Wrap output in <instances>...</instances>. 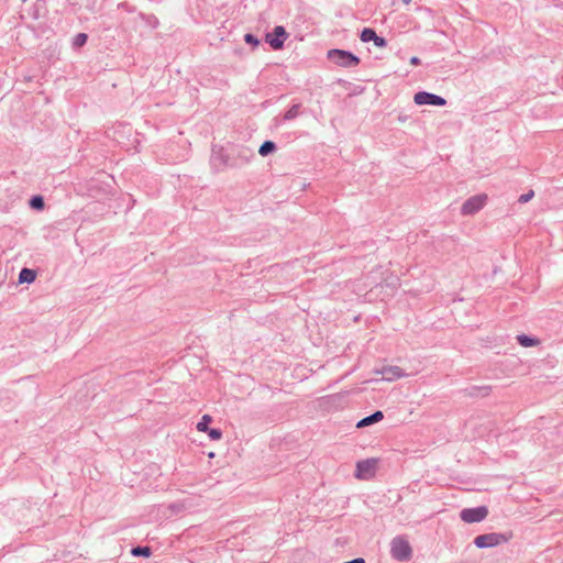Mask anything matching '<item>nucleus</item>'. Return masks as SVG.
<instances>
[{
  "instance_id": "16",
  "label": "nucleus",
  "mask_w": 563,
  "mask_h": 563,
  "mask_svg": "<svg viewBox=\"0 0 563 563\" xmlns=\"http://www.w3.org/2000/svg\"><path fill=\"white\" fill-rule=\"evenodd\" d=\"M518 343L523 347H531L539 343V340L526 334H519L517 336Z\"/></svg>"
},
{
  "instance_id": "14",
  "label": "nucleus",
  "mask_w": 563,
  "mask_h": 563,
  "mask_svg": "<svg viewBox=\"0 0 563 563\" xmlns=\"http://www.w3.org/2000/svg\"><path fill=\"white\" fill-rule=\"evenodd\" d=\"M35 278H36V272L31 268L24 267L21 269V272L19 274V282L21 284H23V283L30 284V283L34 282Z\"/></svg>"
},
{
  "instance_id": "11",
  "label": "nucleus",
  "mask_w": 563,
  "mask_h": 563,
  "mask_svg": "<svg viewBox=\"0 0 563 563\" xmlns=\"http://www.w3.org/2000/svg\"><path fill=\"white\" fill-rule=\"evenodd\" d=\"M360 38L364 43L373 42L375 46L380 48L387 46V41L384 37L378 36L375 30L371 27H364L360 34Z\"/></svg>"
},
{
  "instance_id": "22",
  "label": "nucleus",
  "mask_w": 563,
  "mask_h": 563,
  "mask_svg": "<svg viewBox=\"0 0 563 563\" xmlns=\"http://www.w3.org/2000/svg\"><path fill=\"white\" fill-rule=\"evenodd\" d=\"M244 41L246 44H250L253 47H257L260 45V40L252 33H246L244 35Z\"/></svg>"
},
{
  "instance_id": "2",
  "label": "nucleus",
  "mask_w": 563,
  "mask_h": 563,
  "mask_svg": "<svg viewBox=\"0 0 563 563\" xmlns=\"http://www.w3.org/2000/svg\"><path fill=\"white\" fill-rule=\"evenodd\" d=\"M512 538V532H490L479 534L474 539V544L478 549L494 548L503 543H507Z\"/></svg>"
},
{
  "instance_id": "29",
  "label": "nucleus",
  "mask_w": 563,
  "mask_h": 563,
  "mask_svg": "<svg viewBox=\"0 0 563 563\" xmlns=\"http://www.w3.org/2000/svg\"><path fill=\"white\" fill-rule=\"evenodd\" d=\"M23 2H25L26 0H22Z\"/></svg>"
},
{
  "instance_id": "9",
  "label": "nucleus",
  "mask_w": 563,
  "mask_h": 563,
  "mask_svg": "<svg viewBox=\"0 0 563 563\" xmlns=\"http://www.w3.org/2000/svg\"><path fill=\"white\" fill-rule=\"evenodd\" d=\"M486 200V195H475L468 198L461 207L462 214L471 216L478 212L485 206Z\"/></svg>"
},
{
  "instance_id": "18",
  "label": "nucleus",
  "mask_w": 563,
  "mask_h": 563,
  "mask_svg": "<svg viewBox=\"0 0 563 563\" xmlns=\"http://www.w3.org/2000/svg\"><path fill=\"white\" fill-rule=\"evenodd\" d=\"M131 554L133 556H143L148 558L152 554V550L150 547H135L131 550Z\"/></svg>"
},
{
  "instance_id": "5",
  "label": "nucleus",
  "mask_w": 563,
  "mask_h": 563,
  "mask_svg": "<svg viewBox=\"0 0 563 563\" xmlns=\"http://www.w3.org/2000/svg\"><path fill=\"white\" fill-rule=\"evenodd\" d=\"M230 152L227 153L222 146L213 145L211 150L210 164L216 172L229 167Z\"/></svg>"
},
{
  "instance_id": "12",
  "label": "nucleus",
  "mask_w": 563,
  "mask_h": 563,
  "mask_svg": "<svg viewBox=\"0 0 563 563\" xmlns=\"http://www.w3.org/2000/svg\"><path fill=\"white\" fill-rule=\"evenodd\" d=\"M376 374H380L385 380L393 382L398 378L405 377L406 373L399 366H383L380 369H375Z\"/></svg>"
},
{
  "instance_id": "28",
  "label": "nucleus",
  "mask_w": 563,
  "mask_h": 563,
  "mask_svg": "<svg viewBox=\"0 0 563 563\" xmlns=\"http://www.w3.org/2000/svg\"><path fill=\"white\" fill-rule=\"evenodd\" d=\"M405 3H409L411 0H402Z\"/></svg>"
},
{
  "instance_id": "17",
  "label": "nucleus",
  "mask_w": 563,
  "mask_h": 563,
  "mask_svg": "<svg viewBox=\"0 0 563 563\" xmlns=\"http://www.w3.org/2000/svg\"><path fill=\"white\" fill-rule=\"evenodd\" d=\"M29 205L34 210H43L45 207L44 198L40 195L33 196L30 199Z\"/></svg>"
},
{
  "instance_id": "3",
  "label": "nucleus",
  "mask_w": 563,
  "mask_h": 563,
  "mask_svg": "<svg viewBox=\"0 0 563 563\" xmlns=\"http://www.w3.org/2000/svg\"><path fill=\"white\" fill-rule=\"evenodd\" d=\"M327 56L333 64L345 68L355 67L361 63V59L355 54L345 49H330L328 51Z\"/></svg>"
},
{
  "instance_id": "15",
  "label": "nucleus",
  "mask_w": 563,
  "mask_h": 563,
  "mask_svg": "<svg viewBox=\"0 0 563 563\" xmlns=\"http://www.w3.org/2000/svg\"><path fill=\"white\" fill-rule=\"evenodd\" d=\"M276 148H277V146H276L275 142L268 140V141H265L262 143V145L258 148V154L261 156L265 157V156L274 153L276 151Z\"/></svg>"
},
{
  "instance_id": "21",
  "label": "nucleus",
  "mask_w": 563,
  "mask_h": 563,
  "mask_svg": "<svg viewBox=\"0 0 563 563\" xmlns=\"http://www.w3.org/2000/svg\"><path fill=\"white\" fill-rule=\"evenodd\" d=\"M87 40H88V36H87V34H86V33H78V34L74 37V42H73V44H74V46H76V47H80V46H82V45H85V44H86Z\"/></svg>"
},
{
  "instance_id": "27",
  "label": "nucleus",
  "mask_w": 563,
  "mask_h": 563,
  "mask_svg": "<svg viewBox=\"0 0 563 563\" xmlns=\"http://www.w3.org/2000/svg\"><path fill=\"white\" fill-rule=\"evenodd\" d=\"M343 563H366L365 560L363 558H355L351 561H346V562H343Z\"/></svg>"
},
{
  "instance_id": "23",
  "label": "nucleus",
  "mask_w": 563,
  "mask_h": 563,
  "mask_svg": "<svg viewBox=\"0 0 563 563\" xmlns=\"http://www.w3.org/2000/svg\"><path fill=\"white\" fill-rule=\"evenodd\" d=\"M207 433L211 440H220L222 438V431L220 429L209 428Z\"/></svg>"
},
{
  "instance_id": "8",
  "label": "nucleus",
  "mask_w": 563,
  "mask_h": 563,
  "mask_svg": "<svg viewBox=\"0 0 563 563\" xmlns=\"http://www.w3.org/2000/svg\"><path fill=\"white\" fill-rule=\"evenodd\" d=\"M287 37L288 33L286 32L285 27L277 25L274 27L273 32L266 34L265 40L273 49L278 51L284 47V43Z\"/></svg>"
},
{
  "instance_id": "4",
  "label": "nucleus",
  "mask_w": 563,
  "mask_h": 563,
  "mask_svg": "<svg viewBox=\"0 0 563 563\" xmlns=\"http://www.w3.org/2000/svg\"><path fill=\"white\" fill-rule=\"evenodd\" d=\"M254 152L246 146H234L230 152L229 168H242L247 165L253 158Z\"/></svg>"
},
{
  "instance_id": "26",
  "label": "nucleus",
  "mask_w": 563,
  "mask_h": 563,
  "mask_svg": "<svg viewBox=\"0 0 563 563\" xmlns=\"http://www.w3.org/2000/svg\"><path fill=\"white\" fill-rule=\"evenodd\" d=\"M420 63H421V60H420V58H419V57H417V56H412V57L410 58V64H411V65H413V66H418V65H420Z\"/></svg>"
},
{
  "instance_id": "1",
  "label": "nucleus",
  "mask_w": 563,
  "mask_h": 563,
  "mask_svg": "<svg viewBox=\"0 0 563 563\" xmlns=\"http://www.w3.org/2000/svg\"><path fill=\"white\" fill-rule=\"evenodd\" d=\"M390 555L398 562H408L412 558V548L406 536H396L390 541Z\"/></svg>"
},
{
  "instance_id": "24",
  "label": "nucleus",
  "mask_w": 563,
  "mask_h": 563,
  "mask_svg": "<svg viewBox=\"0 0 563 563\" xmlns=\"http://www.w3.org/2000/svg\"><path fill=\"white\" fill-rule=\"evenodd\" d=\"M533 196H534V191L533 190H529L528 192L521 195L519 197L518 201L520 203H526V202L530 201L533 198Z\"/></svg>"
},
{
  "instance_id": "7",
  "label": "nucleus",
  "mask_w": 563,
  "mask_h": 563,
  "mask_svg": "<svg viewBox=\"0 0 563 563\" xmlns=\"http://www.w3.org/2000/svg\"><path fill=\"white\" fill-rule=\"evenodd\" d=\"M413 101L418 106L443 107L446 104V100L443 97L428 91H418L415 93Z\"/></svg>"
},
{
  "instance_id": "25",
  "label": "nucleus",
  "mask_w": 563,
  "mask_h": 563,
  "mask_svg": "<svg viewBox=\"0 0 563 563\" xmlns=\"http://www.w3.org/2000/svg\"><path fill=\"white\" fill-rule=\"evenodd\" d=\"M475 389L478 390L483 396H487L489 394L490 387L482 386V387H475Z\"/></svg>"
},
{
  "instance_id": "19",
  "label": "nucleus",
  "mask_w": 563,
  "mask_h": 563,
  "mask_svg": "<svg viewBox=\"0 0 563 563\" xmlns=\"http://www.w3.org/2000/svg\"><path fill=\"white\" fill-rule=\"evenodd\" d=\"M299 109H300V104L297 103V104H292L284 114V120L285 121H289V120H294L298 117L299 114Z\"/></svg>"
},
{
  "instance_id": "20",
  "label": "nucleus",
  "mask_w": 563,
  "mask_h": 563,
  "mask_svg": "<svg viewBox=\"0 0 563 563\" xmlns=\"http://www.w3.org/2000/svg\"><path fill=\"white\" fill-rule=\"evenodd\" d=\"M212 418L209 415H203L201 420L197 423V429L201 432H207L209 430V423Z\"/></svg>"
},
{
  "instance_id": "13",
  "label": "nucleus",
  "mask_w": 563,
  "mask_h": 563,
  "mask_svg": "<svg viewBox=\"0 0 563 563\" xmlns=\"http://www.w3.org/2000/svg\"><path fill=\"white\" fill-rule=\"evenodd\" d=\"M384 418V415L380 410H376L375 412H373L372 415L361 419L357 423H356V427L357 428H364V427H367V426H371V424H374L376 422H379L382 419Z\"/></svg>"
},
{
  "instance_id": "6",
  "label": "nucleus",
  "mask_w": 563,
  "mask_h": 563,
  "mask_svg": "<svg viewBox=\"0 0 563 563\" xmlns=\"http://www.w3.org/2000/svg\"><path fill=\"white\" fill-rule=\"evenodd\" d=\"M488 516V508L486 506H478L474 508H464L460 512V518L466 523H475L483 521Z\"/></svg>"
},
{
  "instance_id": "10",
  "label": "nucleus",
  "mask_w": 563,
  "mask_h": 563,
  "mask_svg": "<svg viewBox=\"0 0 563 563\" xmlns=\"http://www.w3.org/2000/svg\"><path fill=\"white\" fill-rule=\"evenodd\" d=\"M377 461L367 459L356 463L355 477L360 479H368L375 475Z\"/></svg>"
}]
</instances>
